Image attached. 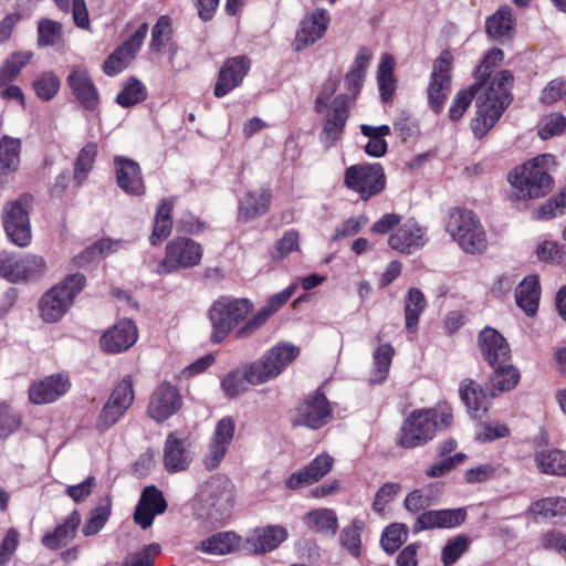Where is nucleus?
<instances>
[{"label": "nucleus", "mask_w": 566, "mask_h": 566, "mask_svg": "<svg viewBox=\"0 0 566 566\" xmlns=\"http://www.w3.org/2000/svg\"><path fill=\"white\" fill-rule=\"evenodd\" d=\"M513 81L512 73L503 70L491 78L483 91L479 84L460 90L452 99L449 118L453 122L459 120L471 105L472 99L476 97V115L471 122V128L478 138H482L510 105Z\"/></svg>", "instance_id": "nucleus-1"}, {"label": "nucleus", "mask_w": 566, "mask_h": 566, "mask_svg": "<svg viewBox=\"0 0 566 566\" xmlns=\"http://www.w3.org/2000/svg\"><path fill=\"white\" fill-rule=\"evenodd\" d=\"M452 419V408L446 402L430 409L413 410L400 428L398 444L407 449L421 447L431 441L439 430L447 429Z\"/></svg>", "instance_id": "nucleus-2"}, {"label": "nucleus", "mask_w": 566, "mask_h": 566, "mask_svg": "<svg viewBox=\"0 0 566 566\" xmlns=\"http://www.w3.org/2000/svg\"><path fill=\"white\" fill-rule=\"evenodd\" d=\"M555 165L553 155L543 154L514 168L509 175V181L515 190L516 198L528 200L546 196L553 185L548 170Z\"/></svg>", "instance_id": "nucleus-3"}, {"label": "nucleus", "mask_w": 566, "mask_h": 566, "mask_svg": "<svg viewBox=\"0 0 566 566\" xmlns=\"http://www.w3.org/2000/svg\"><path fill=\"white\" fill-rule=\"evenodd\" d=\"M234 485L223 475L211 476L197 494V517L210 523L227 518L233 506Z\"/></svg>", "instance_id": "nucleus-4"}, {"label": "nucleus", "mask_w": 566, "mask_h": 566, "mask_svg": "<svg viewBox=\"0 0 566 566\" xmlns=\"http://www.w3.org/2000/svg\"><path fill=\"white\" fill-rule=\"evenodd\" d=\"M446 230L465 253L480 254L488 249L485 229L470 209H450L446 217Z\"/></svg>", "instance_id": "nucleus-5"}, {"label": "nucleus", "mask_w": 566, "mask_h": 566, "mask_svg": "<svg viewBox=\"0 0 566 566\" xmlns=\"http://www.w3.org/2000/svg\"><path fill=\"white\" fill-rule=\"evenodd\" d=\"M300 347L289 342H279L268 349L260 359L247 366L251 385L264 384L281 375L300 355Z\"/></svg>", "instance_id": "nucleus-6"}, {"label": "nucleus", "mask_w": 566, "mask_h": 566, "mask_svg": "<svg viewBox=\"0 0 566 566\" xmlns=\"http://www.w3.org/2000/svg\"><path fill=\"white\" fill-rule=\"evenodd\" d=\"M85 281L83 274H70L46 291L39 303L42 318L63 317L73 305L75 296L85 286Z\"/></svg>", "instance_id": "nucleus-7"}, {"label": "nucleus", "mask_w": 566, "mask_h": 566, "mask_svg": "<svg viewBox=\"0 0 566 566\" xmlns=\"http://www.w3.org/2000/svg\"><path fill=\"white\" fill-rule=\"evenodd\" d=\"M45 272L46 262L41 255L0 252V275L12 283L36 281Z\"/></svg>", "instance_id": "nucleus-8"}, {"label": "nucleus", "mask_w": 566, "mask_h": 566, "mask_svg": "<svg viewBox=\"0 0 566 566\" xmlns=\"http://www.w3.org/2000/svg\"><path fill=\"white\" fill-rule=\"evenodd\" d=\"M202 254L203 249L198 242L189 238H176L166 245L165 258L158 263L156 273L164 275L196 266L200 263Z\"/></svg>", "instance_id": "nucleus-9"}, {"label": "nucleus", "mask_w": 566, "mask_h": 566, "mask_svg": "<svg viewBox=\"0 0 566 566\" xmlns=\"http://www.w3.org/2000/svg\"><path fill=\"white\" fill-rule=\"evenodd\" d=\"M453 57L449 51H443L434 61L427 87V98L430 108L440 114L451 92Z\"/></svg>", "instance_id": "nucleus-10"}, {"label": "nucleus", "mask_w": 566, "mask_h": 566, "mask_svg": "<svg viewBox=\"0 0 566 566\" xmlns=\"http://www.w3.org/2000/svg\"><path fill=\"white\" fill-rule=\"evenodd\" d=\"M344 184L367 200L385 188V172L379 164L353 165L345 171Z\"/></svg>", "instance_id": "nucleus-11"}, {"label": "nucleus", "mask_w": 566, "mask_h": 566, "mask_svg": "<svg viewBox=\"0 0 566 566\" xmlns=\"http://www.w3.org/2000/svg\"><path fill=\"white\" fill-rule=\"evenodd\" d=\"M2 222L9 240L21 248L28 247L32 239L29 210L23 200L17 199L3 207Z\"/></svg>", "instance_id": "nucleus-12"}, {"label": "nucleus", "mask_w": 566, "mask_h": 566, "mask_svg": "<svg viewBox=\"0 0 566 566\" xmlns=\"http://www.w3.org/2000/svg\"><path fill=\"white\" fill-rule=\"evenodd\" d=\"M135 398L130 376H125L113 389L104 405L97 421L99 430H107L114 426L126 410L133 405Z\"/></svg>", "instance_id": "nucleus-13"}, {"label": "nucleus", "mask_w": 566, "mask_h": 566, "mask_svg": "<svg viewBox=\"0 0 566 566\" xmlns=\"http://www.w3.org/2000/svg\"><path fill=\"white\" fill-rule=\"evenodd\" d=\"M332 419V410L325 395L318 390L308 395L296 408L292 422L294 426L317 430Z\"/></svg>", "instance_id": "nucleus-14"}, {"label": "nucleus", "mask_w": 566, "mask_h": 566, "mask_svg": "<svg viewBox=\"0 0 566 566\" xmlns=\"http://www.w3.org/2000/svg\"><path fill=\"white\" fill-rule=\"evenodd\" d=\"M349 112L350 108L347 95H337L326 109L322 132L319 134V139L325 147H333L342 139Z\"/></svg>", "instance_id": "nucleus-15"}, {"label": "nucleus", "mask_w": 566, "mask_h": 566, "mask_svg": "<svg viewBox=\"0 0 566 566\" xmlns=\"http://www.w3.org/2000/svg\"><path fill=\"white\" fill-rule=\"evenodd\" d=\"M182 406V399L176 386L160 384L151 394L147 412L151 419L163 422L175 415Z\"/></svg>", "instance_id": "nucleus-16"}, {"label": "nucleus", "mask_w": 566, "mask_h": 566, "mask_svg": "<svg viewBox=\"0 0 566 566\" xmlns=\"http://www.w3.org/2000/svg\"><path fill=\"white\" fill-rule=\"evenodd\" d=\"M148 29V23L140 24L136 32L107 57L103 64V71L107 75H116L127 67L139 51Z\"/></svg>", "instance_id": "nucleus-17"}, {"label": "nucleus", "mask_w": 566, "mask_h": 566, "mask_svg": "<svg viewBox=\"0 0 566 566\" xmlns=\"http://www.w3.org/2000/svg\"><path fill=\"white\" fill-rule=\"evenodd\" d=\"M331 17L327 10L316 9L307 13L301 21L300 29L295 35V50L303 49L314 44L324 36L327 31Z\"/></svg>", "instance_id": "nucleus-18"}, {"label": "nucleus", "mask_w": 566, "mask_h": 566, "mask_svg": "<svg viewBox=\"0 0 566 566\" xmlns=\"http://www.w3.org/2000/svg\"><path fill=\"white\" fill-rule=\"evenodd\" d=\"M250 60L247 56L228 59L218 73L213 94L220 98L238 87L250 70Z\"/></svg>", "instance_id": "nucleus-19"}, {"label": "nucleus", "mask_w": 566, "mask_h": 566, "mask_svg": "<svg viewBox=\"0 0 566 566\" xmlns=\"http://www.w3.org/2000/svg\"><path fill=\"white\" fill-rule=\"evenodd\" d=\"M166 509L167 502L163 492L154 485L146 486L135 509L134 521L146 530L153 525L155 516L163 514Z\"/></svg>", "instance_id": "nucleus-20"}, {"label": "nucleus", "mask_w": 566, "mask_h": 566, "mask_svg": "<svg viewBox=\"0 0 566 566\" xmlns=\"http://www.w3.org/2000/svg\"><path fill=\"white\" fill-rule=\"evenodd\" d=\"M426 242L424 230L413 219L407 220L388 238L389 247L403 254L413 253Z\"/></svg>", "instance_id": "nucleus-21"}, {"label": "nucleus", "mask_w": 566, "mask_h": 566, "mask_svg": "<svg viewBox=\"0 0 566 566\" xmlns=\"http://www.w3.org/2000/svg\"><path fill=\"white\" fill-rule=\"evenodd\" d=\"M70 387L67 376L62 374L51 375L31 385L29 399L34 405L51 403L65 395Z\"/></svg>", "instance_id": "nucleus-22"}, {"label": "nucleus", "mask_w": 566, "mask_h": 566, "mask_svg": "<svg viewBox=\"0 0 566 566\" xmlns=\"http://www.w3.org/2000/svg\"><path fill=\"white\" fill-rule=\"evenodd\" d=\"M334 459L328 453L315 457L306 467L293 472L285 484L291 490L311 485L324 478L333 468Z\"/></svg>", "instance_id": "nucleus-23"}, {"label": "nucleus", "mask_w": 566, "mask_h": 566, "mask_svg": "<svg viewBox=\"0 0 566 566\" xmlns=\"http://www.w3.org/2000/svg\"><path fill=\"white\" fill-rule=\"evenodd\" d=\"M479 347L490 366L511 361V348L506 339L496 329L485 327L479 335Z\"/></svg>", "instance_id": "nucleus-24"}, {"label": "nucleus", "mask_w": 566, "mask_h": 566, "mask_svg": "<svg viewBox=\"0 0 566 566\" xmlns=\"http://www.w3.org/2000/svg\"><path fill=\"white\" fill-rule=\"evenodd\" d=\"M114 164L118 187L130 196H143L146 191V187L139 165L123 156H116Z\"/></svg>", "instance_id": "nucleus-25"}, {"label": "nucleus", "mask_w": 566, "mask_h": 566, "mask_svg": "<svg viewBox=\"0 0 566 566\" xmlns=\"http://www.w3.org/2000/svg\"><path fill=\"white\" fill-rule=\"evenodd\" d=\"M137 340V327L134 321H118L101 337L104 352L116 354L128 349Z\"/></svg>", "instance_id": "nucleus-26"}, {"label": "nucleus", "mask_w": 566, "mask_h": 566, "mask_svg": "<svg viewBox=\"0 0 566 566\" xmlns=\"http://www.w3.org/2000/svg\"><path fill=\"white\" fill-rule=\"evenodd\" d=\"M253 311L254 304L251 300L223 295L212 302L208 318H248Z\"/></svg>", "instance_id": "nucleus-27"}, {"label": "nucleus", "mask_w": 566, "mask_h": 566, "mask_svg": "<svg viewBox=\"0 0 566 566\" xmlns=\"http://www.w3.org/2000/svg\"><path fill=\"white\" fill-rule=\"evenodd\" d=\"M192 462V455L187 448V441L179 439L176 433L167 436L164 446V467L169 473L187 470Z\"/></svg>", "instance_id": "nucleus-28"}, {"label": "nucleus", "mask_w": 566, "mask_h": 566, "mask_svg": "<svg viewBox=\"0 0 566 566\" xmlns=\"http://www.w3.org/2000/svg\"><path fill=\"white\" fill-rule=\"evenodd\" d=\"M289 537L287 530L282 525L259 527L247 538L249 548L256 554L270 553L276 549Z\"/></svg>", "instance_id": "nucleus-29"}, {"label": "nucleus", "mask_w": 566, "mask_h": 566, "mask_svg": "<svg viewBox=\"0 0 566 566\" xmlns=\"http://www.w3.org/2000/svg\"><path fill=\"white\" fill-rule=\"evenodd\" d=\"M459 392L472 418L481 419L486 413L493 398L490 388L484 389L472 380H465Z\"/></svg>", "instance_id": "nucleus-30"}, {"label": "nucleus", "mask_w": 566, "mask_h": 566, "mask_svg": "<svg viewBox=\"0 0 566 566\" xmlns=\"http://www.w3.org/2000/svg\"><path fill=\"white\" fill-rule=\"evenodd\" d=\"M272 199L269 187L248 192L239 202L238 219L248 222L268 212Z\"/></svg>", "instance_id": "nucleus-31"}, {"label": "nucleus", "mask_w": 566, "mask_h": 566, "mask_svg": "<svg viewBox=\"0 0 566 566\" xmlns=\"http://www.w3.org/2000/svg\"><path fill=\"white\" fill-rule=\"evenodd\" d=\"M373 59V52L370 49L363 46L358 50L356 57L345 76V88L348 97V103L354 101L363 87V83L366 75V70Z\"/></svg>", "instance_id": "nucleus-32"}, {"label": "nucleus", "mask_w": 566, "mask_h": 566, "mask_svg": "<svg viewBox=\"0 0 566 566\" xmlns=\"http://www.w3.org/2000/svg\"><path fill=\"white\" fill-rule=\"evenodd\" d=\"M67 82L85 108L94 109L97 106L98 93L86 70L73 67L69 74Z\"/></svg>", "instance_id": "nucleus-33"}, {"label": "nucleus", "mask_w": 566, "mask_h": 566, "mask_svg": "<svg viewBox=\"0 0 566 566\" xmlns=\"http://www.w3.org/2000/svg\"><path fill=\"white\" fill-rule=\"evenodd\" d=\"M541 296L539 281L536 275L526 276L516 287L515 300L527 316L536 314Z\"/></svg>", "instance_id": "nucleus-34"}, {"label": "nucleus", "mask_w": 566, "mask_h": 566, "mask_svg": "<svg viewBox=\"0 0 566 566\" xmlns=\"http://www.w3.org/2000/svg\"><path fill=\"white\" fill-rule=\"evenodd\" d=\"M493 373L490 376L491 397L514 389L521 378L520 370L510 361L491 366Z\"/></svg>", "instance_id": "nucleus-35"}, {"label": "nucleus", "mask_w": 566, "mask_h": 566, "mask_svg": "<svg viewBox=\"0 0 566 566\" xmlns=\"http://www.w3.org/2000/svg\"><path fill=\"white\" fill-rule=\"evenodd\" d=\"M263 321H213L211 340L220 343L233 332L235 338H247L255 333Z\"/></svg>", "instance_id": "nucleus-36"}, {"label": "nucleus", "mask_w": 566, "mask_h": 566, "mask_svg": "<svg viewBox=\"0 0 566 566\" xmlns=\"http://www.w3.org/2000/svg\"><path fill=\"white\" fill-rule=\"evenodd\" d=\"M81 514L77 510H74L71 514L66 516L64 522L57 525L52 534H46L42 538V543L44 546L51 549L59 548L64 546L69 541H71L77 531V527L81 524Z\"/></svg>", "instance_id": "nucleus-37"}, {"label": "nucleus", "mask_w": 566, "mask_h": 566, "mask_svg": "<svg viewBox=\"0 0 566 566\" xmlns=\"http://www.w3.org/2000/svg\"><path fill=\"white\" fill-rule=\"evenodd\" d=\"M240 538L233 532H220L201 541L196 549L210 555H226L238 549Z\"/></svg>", "instance_id": "nucleus-38"}, {"label": "nucleus", "mask_w": 566, "mask_h": 566, "mask_svg": "<svg viewBox=\"0 0 566 566\" xmlns=\"http://www.w3.org/2000/svg\"><path fill=\"white\" fill-rule=\"evenodd\" d=\"M304 524L313 532L334 536L338 530V518L331 509H316L303 516Z\"/></svg>", "instance_id": "nucleus-39"}, {"label": "nucleus", "mask_w": 566, "mask_h": 566, "mask_svg": "<svg viewBox=\"0 0 566 566\" xmlns=\"http://www.w3.org/2000/svg\"><path fill=\"white\" fill-rule=\"evenodd\" d=\"M485 28L488 34L495 40L511 38L514 29L512 9L509 6L500 7L486 19Z\"/></svg>", "instance_id": "nucleus-40"}, {"label": "nucleus", "mask_w": 566, "mask_h": 566, "mask_svg": "<svg viewBox=\"0 0 566 566\" xmlns=\"http://www.w3.org/2000/svg\"><path fill=\"white\" fill-rule=\"evenodd\" d=\"M175 200L172 198H164L156 210L154 229L150 235L151 244H158L166 239L172 229V210Z\"/></svg>", "instance_id": "nucleus-41"}, {"label": "nucleus", "mask_w": 566, "mask_h": 566, "mask_svg": "<svg viewBox=\"0 0 566 566\" xmlns=\"http://www.w3.org/2000/svg\"><path fill=\"white\" fill-rule=\"evenodd\" d=\"M535 463L537 469L548 475L566 476V453L557 449H548L536 452Z\"/></svg>", "instance_id": "nucleus-42"}, {"label": "nucleus", "mask_w": 566, "mask_h": 566, "mask_svg": "<svg viewBox=\"0 0 566 566\" xmlns=\"http://www.w3.org/2000/svg\"><path fill=\"white\" fill-rule=\"evenodd\" d=\"M21 139L4 135L0 139V175L15 171L20 165Z\"/></svg>", "instance_id": "nucleus-43"}, {"label": "nucleus", "mask_w": 566, "mask_h": 566, "mask_svg": "<svg viewBox=\"0 0 566 566\" xmlns=\"http://www.w3.org/2000/svg\"><path fill=\"white\" fill-rule=\"evenodd\" d=\"M112 514V499L106 495L99 499L96 507L91 510L83 527L84 536H93L103 530Z\"/></svg>", "instance_id": "nucleus-44"}, {"label": "nucleus", "mask_w": 566, "mask_h": 566, "mask_svg": "<svg viewBox=\"0 0 566 566\" xmlns=\"http://www.w3.org/2000/svg\"><path fill=\"white\" fill-rule=\"evenodd\" d=\"M360 132L368 138L365 145V151L371 157H381L387 151V142L385 137L390 134V127L388 125L370 126L363 124Z\"/></svg>", "instance_id": "nucleus-45"}, {"label": "nucleus", "mask_w": 566, "mask_h": 566, "mask_svg": "<svg viewBox=\"0 0 566 566\" xmlns=\"http://www.w3.org/2000/svg\"><path fill=\"white\" fill-rule=\"evenodd\" d=\"M122 245L123 242L119 240L101 239L78 254L75 258V262L78 266H84L87 263L108 256L111 253L120 249Z\"/></svg>", "instance_id": "nucleus-46"}, {"label": "nucleus", "mask_w": 566, "mask_h": 566, "mask_svg": "<svg viewBox=\"0 0 566 566\" xmlns=\"http://www.w3.org/2000/svg\"><path fill=\"white\" fill-rule=\"evenodd\" d=\"M394 354V347L387 343L377 347L374 353V363L369 377L370 382L381 384L387 379Z\"/></svg>", "instance_id": "nucleus-47"}, {"label": "nucleus", "mask_w": 566, "mask_h": 566, "mask_svg": "<svg viewBox=\"0 0 566 566\" xmlns=\"http://www.w3.org/2000/svg\"><path fill=\"white\" fill-rule=\"evenodd\" d=\"M32 57L33 53L29 51H19L11 54L0 67V86H7L12 82Z\"/></svg>", "instance_id": "nucleus-48"}, {"label": "nucleus", "mask_w": 566, "mask_h": 566, "mask_svg": "<svg viewBox=\"0 0 566 566\" xmlns=\"http://www.w3.org/2000/svg\"><path fill=\"white\" fill-rule=\"evenodd\" d=\"M471 543V538L463 534L449 538L441 551L442 565H454L469 551Z\"/></svg>", "instance_id": "nucleus-49"}, {"label": "nucleus", "mask_w": 566, "mask_h": 566, "mask_svg": "<svg viewBox=\"0 0 566 566\" xmlns=\"http://www.w3.org/2000/svg\"><path fill=\"white\" fill-rule=\"evenodd\" d=\"M364 527L365 523L361 520H354L349 525H346L339 534L340 545L355 557L360 555V535Z\"/></svg>", "instance_id": "nucleus-50"}, {"label": "nucleus", "mask_w": 566, "mask_h": 566, "mask_svg": "<svg viewBox=\"0 0 566 566\" xmlns=\"http://www.w3.org/2000/svg\"><path fill=\"white\" fill-rule=\"evenodd\" d=\"M407 538V525L401 523H392L382 531L380 544L386 553L392 555L400 548Z\"/></svg>", "instance_id": "nucleus-51"}, {"label": "nucleus", "mask_w": 566, "mask_h": 566, "mask_svg": "<svg viewBox=\"0 0 566 566\" xmlns=\"http://www.w3.org/2000/svg\"><path fill=\"white\" fill-rule=\"evenodd\" d=\"M62 24L51 19H41L38 22V45L53 46L62 40Z\"/></svg>", "instance_id": "nucleus-52"}, {"label": "nucleus", "mask_w": 566, "mask_h": 566, "mask_svg": "<svg viewBox=\"0 0 566 566\" xmlns=\"http://www.w3.org/2000/svg\"><path fill=\"white\" fill-rule=\"evenodd\" d=\"M145 98V85L136 78H130L117 94L116 102L123 107H129L143 102Z\"/></svg>", "instance_id": "nucleus-53"}, {"label": "nucleus", "mask_w": 566, "mask_h": 566, "mask_svg": "<svg viewBox=\"0 0 566 566\" xmlns=\"http://www.w3.org/2000/svg\"><path fill=\"white\" fill-rule=\"evenodd\" d=\"M531 512L544 517H557L566 515L565 497H545L533 503Z\"/></svg>", "instance_id": "nucleus-54"}, {"label": "nucleus", "mask_w": 566, "mask_h": 566, "mask_svg": "<svg viewBox=\"0 0 566 566\" xmlns=\"http://www.w3.org/2000/svg\"><path fill=\"white\" fill-rule=\"evenodd\" d=\"M503 57V51L497 48H493L484 54L482 62L475 70V84H479L482 91L489 85L485 81L490 76L493 67L501 63Z\"/></svg>", "instance_id": "nucleus-55"}, {"label": "nucleus", "mask_w": 566, "mask_h": 566, "mask_svg": "<svg viewBox=\"0 0 566 566\" xmlns=\"http://www.w3.org/2000/svg\"><path fill=\"white\" fill-rule=\"evenodd\" d=\"M96 155L97 145L95 143H88L80 150L74 169V178L78 184H81L92 170Z\"/></svg>", "instance_id": "nucleus-56"}, {"label": "nucleus", "mask_w": 566, "mask_h": 566, "mask_svg": "<svg viewBox=\"0 0 566 566\" xmlns=\"http://www.w3.org/2000/svg\"><path fill=\"white\" fill-rule=\"evenodd\" d=\"M33 88L38 97L50 101L60 90V80L53 72H43L33 82Z\"/></svg>", "instance_id": "nucleus-57"}, {"label": "nucleus", "mask_w": 566, "mask_h": 566, "mask_svg": "<svg viewBox=\"0 0 566 566\" xmlns=\"http://www.w3.org/2000/svg\"><path fill=\"white\" fill-rule=\"evenodd\" d=\"M247 384H250L247 375V368L243 373L232 370L221 380L222 390L230 399L243 394L247 390Z\"/></svg>", "instance_id": "nucleus-58"}, {"label": "nucleus", "mask_w": 566, "mask_h": 566, "mask_svg": "<svg viewBox=\"0 0 566 566\" xmlns=\"http://www.w3.org/2000/svg\"><path fill=\"white\" fill-rule=\"evenodd\" d=\"M296 284H291L283 291L272 295L253 318H266L274 315L295 293Z\"/></svg>", "instance_id": "nucleus-59"}, {"label": "nucleus", "mask_w": 566, "mask_h": 566, "mask_svg": "<svg viewBox=\"0 0 566 566\" xmlns=\"http://www.w3.org/2000/svg\"><path fill=\"white\" fill-rule=\"evenodd\" d=\"M566 129V117L560 113H552L544 116L538 123V135L542 139H548L560 135Z\"/></svg>", "instance_id": "nucleus-60"}, {"label": "nucleus", "mask_w": 566, "mask_h": 566, "mask_svg": "<svg viewBox=\"0 0 566 566\" xmlns=\"http://www.w3.org/2000/svg\"><path fill=\"white\" fill-rule=\"evenodd\" d=\"M172 32L171 20L168 15H160L151 31L150 48L160 51L168 43Z\"/></svg>", "instance_id": "nucleus-61"}, {"label": "nucleus", "mask_w": 566, "mask_h": 566, "mask_svg": "<svg viewBox=\"0 0 566 566\" xmlns=\"http://www.w3.org/2000/svg\"><path fill=\"white\" fill-rule=\"evenodd\" d=\"M300 250V233L294 229L285 231L283 237L275 242L273 259L282 260L290 253Z\"/></svg>", "instance_id": "nucleus-62"}, {"label": "nucleus", "mask_w": 566, "mask_h": 566, "mask_svg": "<svg viewBox=\"0 0 566 566\" xmlns=\"http://www.w3.org/2000/svg\"><path fill=\"white\" fill-rule=\"evenodd\" d=\"M235 427V420L231 416L221 418L217 422L210 440L229 448L234 438Z\"/></svg>", "instance_id": "nucleus-63"}, {"label": "nucleus", "mask_w": 566, "mask_h": 566, "mask_svg": "<svg viewBox=\"0 0 566 566\" xmlns=\"http://www.w3.org/2000/svg\"><path fill=\"white\" fill-rule=\"evenodd\" d=\"M427 306L424 294L416 287L409 289L405 297V318H419Z\"/></svg>", "instance_id": "nucleus-64"}]
</instances>
